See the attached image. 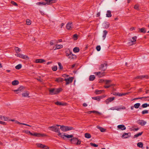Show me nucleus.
<instances>
[{
  "instance_id": "obj_1",
  "label": "nucleus",
  "mask_w": 149,
  "mask_h": 149,
  "mask_svg": "<svg viewBox=\"0 0 149 149\" xmlns=\"http://www.w3.org/2000/svg\"><path fill=\"white\" fill-rule=\"evenodd\" d=\"M45 2H37L36 4L38 6H44L50 5L52 3H54L56 2V0H44Z\"/></svg>"
},
{
  "instance_id": "obj_2",
  "label": "nucleus",
  "mask_w": 149,
  "mask_h": 149,
  "mask_svg": "<svg viewBox=\"0 0 149 149\" xmlns=\"http://www.w3.org/2000/svg\"><path fill=\"white\" fill-rule=\"evenodd\" d=\"M62 90L61 88L57 89L51 88L49 90V94L51 95H56L58 94Z\"/></svg>"
},
{
  "instance_id": "obj_3",
  "label": "nucleus",
  "mask_w": 149,
  "mask_h": 149,
  "mask_svg": "<svg viewBox=\"0 0 149 149\" xmlns=\"http://www.w3.org/2000/svg\"><path fill=\"white\" fill-rule=\"evenodd\" d=\"M60 126V125H56V126H53L49 127L48 128L52 131L58 132L60 130L59 129L58 127Z\"/></svg>"
},
{
  "instance_id": "obj_4",
  "label": "nucleus",
  "mask_w": 149,
  "mask_h": 149,
  "mask_svg": "<svg viewBox=\"0 0 149 149\" xmlns=\"http://www.w3.org/2000/svg\"><path fill=\"white\" fill-rule=\"evenodd\" d=\"M107 63L105 62L103 64H101L99 67V69L101 71H104L106 70L107 69Z\"/></svg>"
},
{
  "instance_id": "obj_5",
  "label": "nucleus",
  "mask_w": 149,
  "mask_h": 149,
  "mask_svg": "<svg viewBox=\"0 0 149 149\" xmlns=\"http://www.w3.org/2000/svg\"><path fill=\"white\" fill-rule=\"evenodd\" d=\"M36 145L37 146L40 148H44V149H49V147L46 146L45 145H43L41 143H36Z\"/></svg>"
},
{
  "instance_id": "obj_6",
  "label": "nucleus",
  "mask_w": 149,
  "mask_h": 149,
  "mask_svg": "<svg viewBox=\"0 0 149 149\" xmlns=\"http://www.w3.org/2000/svg\"><path fill=\"white\" fill-rule=\"evenodd\" d=\"M74 78L73 77H70L68 78H65L64 80L66 82V84L68 85L70 83H71L73 81Z\"/></svg>"
},
{
  "instance_id": "obj_7",
  "label": "nucleus",
  "mask_w": 149,
  "mask_h": 149,
  "mask_svg": "<svg viewBox=\"0 0 149 149\" xmlns=\"http://www.w3.org/2000/svg\"><path fill=\"white\" fill-rule=\"evenodd\" d=\"M15 55L17 57H19L20 58L24 59H26V58H28V57L26 55H24L20 53H17L15 54Z\"/></svg>"
},
{
  "instance_id": "obj_8",
  "label": "nucleus",
  "mask_w": 149,
  "mask_h": 149,
  "mask_svg": "<svg viewBox=\"0 0 149 149\" xmlns=\"http://www.w3.org/2000/svg\"><path fill=\"white\" fill-rule=\"evenodd\" d=\"M72 22L68 23L66 25V28L68 30H71L72 29Z\"/></svg>"
},
{
  "instance_id": "obj_9",
  "label": "nucleus",
  "mask_w": 149,
  "mask_h": 149,
  "mask_svg": "<svg viewBox=\"0 0 149 149\" xmlns=\"http://www.w3.org/2000/svg\"><path fill=\"white\" fill-rule=\"evenodd\" d=\"M114 97H109L106 100L105 102L107 104H108L109 102H111L114 100Z\"/></svg>"
},
{
  "instance_id": "obj_10",
  "label": "nucleus",
  "mask_w": 149,
  "mask_h": 149,
  "mask_svg": "<svg viewBox=\"0 0 149 149\" xmlns=\"http://www.w3.org/2000/svg\"><path fill=\"white\" fill-rule=\"evenodd\" d=\"M24 87L22 86H21L19 87L17 90H15L14 91L15 92H17L16 93L18 94L20 93L23 90Z\"/></svg>"
},
{
  "instance_id": "obj_11",
  "label": "nucleus",
  "mask_w": 149,
  "mask_h": 149,
  "mask_svg": "<svg viewBox=\"0 0 149 149\" xmlns=\"http://www.w3.org/2000/svg\"><path fill=\"white\" fill-rule=\"evenodd\" d=\"M102 26L104 29H107L109 26V24L107 21H106L102 24Z\"/></svg>"
},
{
  "instance_id": "obj_12",
  "label": "nucleus",
  "mask_w": 149,
  "mask_h": 149,
  "mask_svg": "<svg viewBox=\"0 0 149 149\" xmlns=\"http://www.w3.org/2000/svg\"><path fill=\"white\" fill-rule=\"evenodd\" d=\"M138 123L141 126H143L146 123V122L143 120H138Z\"/></svg>"
},
{
  "instance_id": "obj_13",
  "label": "nucleus",
  "mask_w": 149,
  "mask_h": 149,
  "mask_svg": "<svg viewBox=\"0 0 149 149\" xmlns=\"http://www.w3.org/2000/svg\"><path fill=\"white\" fill-rule=\"evenodd\" d=\"M60 129L63 132H65L68 131V126L63 125H60Z\"/></svg>"
},
{
  "instance_id": "obj_14",
  "label": "nucleus",
  "mask_w": 149,
  "mask_h": 149,
  "mask_svg": "<svg viewBox=\"0 0 149 149\" xmlns=\"http://www.w3.org/2000/svg\"><path fill=\"white\" fill-rule=\"evenodd\" d=\"M46 136V135L45 134H41L38 133H34V136L37 137L44 136Z\"/></svg>"
},
{
  "instance_id": "obj_15",
  "label": "nucleus",
  "mask_w": 149,
  "mask_h": 149,
  "mask_svg": "<svg viewBox=\"0 0 149 149\" xmlns=\"http://www.w3.org/2000/svg\"><path fill=\"white\" fill-rule=\"evenodd\" d=\"M117 127L122 130H124L126 129V127L124 125H118Z\"/></svg>"
},
{
  "instance_id": "obj_16",
  "label": "nucleus",
  "mask_w": 149,
  "mask_h": 149,
  "mask_svg": "<svg viewBox=\"0 0 149 149\" xmlns=\"http://www.w3.org/2000/svg\"><path fill=\"white\" fill-rule=\"evenodd\" d=\"M45 61V60L42 59H38L36 60V63H42Z\"/></svg>"
},
{
  "instance_id": "obj_17",
  "label": "nucleus",
  "mask_w": 149,
  "mask_h": 149,
  "mask_svg": "<svg viewBox=\"0 0 149 149\" xmlns=\"http://www.w3.org/2000/svg\"><path fill=\"white\" fill-rule=\"evenodd\" d=\"M70 140L72 143L76 144L77 143V141H78V139L76 138H73L71 139Z\"/></svg>"
},
{
  "instance_id": "obj_18",
  "label": "nucleus",
  "mask_w": 149,
  "mask_h": 149,
  "mask_svg": "<svg viewBox=\"0 0 149 149\" xmlns=\"http://www.w3.org/2000/svg\"><path fill=\"white\" fill-rule=\"evenodd\" d=\"M104 90H96L95 91V93L96 94H100L102 93H104Z\"/></svg>"
},
{
  "instance_id": "obj_19",
  "label": "nucleus",
  "mask_w": 149,
  "mask_h": 149,
  "mask_svg": "<svg viewBox=\"0 0 149 149\" xmlns=\"http://www.w3.org/2000/svg\"><path fill=\"white\" fill-rule=\"evenodd\" d=\"M64 80L63 78L61 77H58L56 78L55 81L58 82H63V81Z\"/></svg>"
},
{
  "instance_id": "obj_20",
  "label": "nucleus",
  "mask_w": 149,
  "mask_h": 149,
  "mask_svg": "<svg viewBox=\"0 0 149 149\" xmlns=\"http://www.w3.org/2000/svg\"><path fill=\"white\" fill-rule=\"evenodd\" d=\"M55 103L56 104L58 105L65 106L66 104V103H62L61 102H60L58 101L55 102Z\"/></svg>"
},
{
  "instance_id": "obj_21",
  "label": "nucleus",
  "mask_w": 149,
  "mask_h": 149,
  "mask_svg": "<svg viewBox=\"0 0 149 149\" xmlns=\"http://www.w3.org/2000/svg\"><path fill=\"white\" fill-rule=\"evenodd\" d=\"M104 72L101 73L100 72H95V74L97 75L99 77H101L103 76Z\"/></svg>"
},
{
  "instance_id": "obj_22",
  "label": "nucleus",
  "mask_w": 149,
  "mask_h": 149,
  "mask_svg": "<svg viewBox=\"0 0 149 149\" xmlns=\"http://www.w3.org/2000/svg\"><path fill=\"white\" fill-rule=\"evenodd\" d=\"M107 17H111L112 15L111 13V11L110 10H107L106 15Z\"/></svg>"
},
{
  "instance_id": "obj_23",
  "label": "nucleus",
  "mask_w": 149,
  "mask_h": 149,
  "mask_svg": "<svg viewBox=\"0 0 149 149\" xmlns=\"http://www.w3.org/2000/svg\"><path fill=\"white\" fill-rule=\"evenodd\" d=\"M139 32L141 33H145L146 32V30L145 28H139Z\"/></svg>"
},
{
  "instance_id": "obj_24",
  "label": "nucleus",
  "mask_w": 149,
  "mask_h": 149,
  "mask_svg": "<svg viewBox=\"0 0 149 149\" xmlns=\"http://www.w3.org/2000/svg\"><path fill=\"white\" fill-rule=\"evenodd\" d=\"M130 134V133H125L123 134L122 135V137L124 138H127L129 137L128 134Z\"/></svg>"
},
{
  "instance_id": "obj_25",
  "label": "nucleus",
  "mask_w": 149,
  "mask_h": 149,
  "mask_svg": "<svg viewBox=\"0 0 149 149\" xmlns=\"http://www.w3.org/2000/svg\"><path fill=\"white\" fill-rule=\"evenodd\" d=\"M19 83L18 81L17 80H15L13 81L12 82V84L13 85L15 86L18 85Z\"/></svg>"
},
{
  "instance_id": "obj_26",
  "label": "nucleus",
  "mask_w": 149,
  "mask_h": 149,
  "mask_svg": "<svg viewBox=\"0 0 149 149\" xmlns=\"http://www.w3.org/2000/svg\"><path fill=\"white\" fill-rule=\"evenodd\" d=\"M73 51L74 53L78 52L79 51V47H76L73 49Z\"/></svg>"
},
{
  "instance_id": "obj_27",
  "label": "nucleus",
  "mask_w": 149,
  "mask_h": 149,
  "mask_svg": "<svg viewBox=\"0 0 149 149\" xmlns=\"http://www.w3.org/2000/svg\"><path fill=\"white\" fill-rule=\"evenodd\" d=\"M85 136L86 138L89 139L91 137V135L90 134L87 133L85 134Z\"/></svg>"
},
{
  "instance_id": "obj_28",
  "label": "nucleus",
  "mask_w": 149,
  "mask_h": 149,
  "mask_svg": "<svg viewBox=\"0 0 149 149\" xmlns=\"http://www.w3.org/2000/svg\"><path fill=\"white\" fill-rule=\"evenodd\" d=\"M64 139H65V138H72L73 137V135H65L64 134Z\"/></svg>"
},
{
  "instance_id": "obj_29",
  "label": "nucleus",
  "mask_w": 149,
  "mask_h": 149,
  "mask_svg": "<svg viewBox=\"0 0 149 149\" xmlns=\"http://www.w3.org/2000/svg\"><path fill=\"white\" fill-rule=\"evenodd\" d=\"M143 133V132H139L138 133L135 134L134 136V138H137V137H138L139 136H141L142 134Z\"/></svg>"
},
{
  "instance_id": "obj_30",
  "label": "nucleus",
  "mask_w": 149,
  "mask_h": 149,
  "mask_svg": "<svg viewBox=\"0 0 149 149\" xmlns=\"http://www.w3.org/2000/svg\"><path fill=\"white\" fill-rule=\"evenodd\" d=\"M95 79V77L94 75H91L90 76L89 80L90 81H93Z\"/></svg>"
},
{
  "instance_id": "obj_31",
  "label": "nucleus",
  "mask_w": 149,
  "mask_h": 149,
  "mask_svg": "<svg viewBox=\"0 0 149 149\" xmlns=\"http://www.w3.org/2000/svg\"><path fill=\"white\" fill-rule=\"evenodd\" d=\"M63 47V45H56V48L55 49H58L62 48Z\"/></svg>"
},
{
  "instance_id": "obj_32",
  "label": "nucleus",
  "mask_w": 149,
  "mask_h": 149,
  "mask_svg": "<svg viewBox=\"0 0 149 149\" xmlns=\"http://www.w3.org/2000/svg\"><path fill=\"white\" fill-rule=\"evenodd\" d=\"M97 127L98 129H99L102 132H104L105 131V129L100 127L97 126Z\"/></svg>"
},
{
  "instance_id": "obj_33",
  "label": "nucleus",
  "mask_w": 149,
  "mask_h": 149,
  "mask_svg": "<svg viewBox=\"0 0 149 149\" xmlns=\"http://www.w3.org/2000/svg\"><path fill=\"white\" fill-rule=\"evenodd\" d=\"M104 34L103 35V39H104L106 38V35L107 33V31L106 30H104L103 31Z\"/></svg>"
},
{
  "instance_id": "obj_34",
  "label": "nucleus",
  "mask_w": 149,
  "mask_h": 149,
  "mask_svg": "<svg viewBox=\"0 0 149 149\" xmlns=\"http://www.w3.org/2000/svg\"><path fill=\"white\" fill-rule=\"evenodd\" d=\"M137 146L140 148H142L143 146V144L142 142H139L137 144Z\"/></svg>"
},
{
  "instance_id": "obj_35",
  "label": "nucleus",
  "mask_w": 149,
  "mask_h": 149,
  "mask_svg": "<svg viewBox=\"0 0 149 149\" xmlns=\"http://www.w3.org/2000/svg\"><path fill=\"white\" fill-rule=\"evenodd\" d=\"M140 104L139 103H137L134 105V107L136 109L138 108L140 106Z\"/></svg>"
},
{
  "instance_id": "obj_36",
  "label": "nucleus",
  "mask_w": 149,
  "mask_h": 149,
  "mask_svg": "<svg viewBox=\"0 0 149 149\" xmlns=\"http://www.w3.org/2000/svg\"><path fill=\"white\" fill-rule=\"evenodd\" d=\"M58 132V135L59 136L63 139H64V135H63L62 133H61L60 132V130Z\"/></svg>"
},
{
  "instance_id": "obj_37",
  "label": "nucleus",
  "mask_w": 149,
  "mask_h": 149,
  "mask_svg": "<svg viewBox=\"0 0 149 149\" xmlns=\"http://www.w3.org/2000/svg\"><path fill=\"white\" fill-rule=\"evenodd\" d=\"M15 49L16 53L17 54L19 52L21 51V50L18 47H15Z\"/></svg>"
},
{
  "instance_id": "obj_38",
  "label": "nucleus",
  "mask_w": 149,
  "mask_h": 149,
  "mask_svg": "<svg viewBox=\"0 0 149 149\" xmlns=\"http://www.w3.org/2000/svg\"><path fill=\"white\" fill-rule=\"evenodd\" d=\"M22 67V65L21 64H19L17 65H16L15 67V68L16 69L19 70Z\"/></svg>"
},
{
  "instance_id": "obj_39",
  "label": "nucleus",
  "mask_w": 149,
  "mask_h": 149,
  "mask_svg": "<svg viewBox=\"0 0 149 149\" xmlns=\"http://www.w3.org/2000/svg\"><path fill=\"white\" fill-rule=\"evenodd\" d=\"M29 95V93L28 92H26L25 93L22 94V95L23 97H27Z\"/></svg>"
},
{
  "instance_id": "obj_40",
  "label": "nucleus",
  "mask_w": 149,
  "mask_h": 149,
  "mask_svg": "<svg viewBox=\"0 0 149 149\" xmlns=\"http://www.w3.org/2000/svg\"><path fill=\"white\" fill-rule=\"evenodd\" d=\"M57 69V67L56 65L52 67V69L54 71H56Z\"/></svg>"
},
{
  "instance_id": "obj_41",
  "label": "nucleus",
  "mask_w": 149,
  "mask_h": 149,
  "mask_svg": "<svg viewBox=\"0 0 149 149\" xmlns=\"http://www.w3.org/2000/svg\"><path fill=\"white\" fill-rule=\"evenodd\" d=\"M72 53L70 50L68 51H67L66 52V55L68 57V56L70 55V54Z\"/></svg>"
},
{
  "instance_id": "obj_42",
  "label": "nucleus",
  "mask_w": 149,
  "mask_h": 149,
  "mask_svg": "<svg viewBox=\"0 0 149 149\" xmlns=\"http://www.w3.org/2000/svg\"><path fill=\"white\" fill-rule=\"evenodd\" d=\"M142 113L143 114L148 113V110H144L142 111Z\"/></svg>"
},
{
  "instance_id": "obj_43",
  "label": "nucleus",
  "mask_w": 149,
  "mask_h": 149,
  "mask_svg": "<svg viewBox=\"0 0 149 149\" xmlns=\"http://www.w3.org/2000/svg\"><path fill=\"white\" fill-rule=\"evenodd\" d=\"M58 64L59 66V68L60 70H62L63 69V67L61 65V63L60 62H58Z\"/></svg>"
},
{
  "instance_id": "obj_44",
  "label": "nucleus",
  "mask_w": 149,
  "mask_h": 149,
  "mask_svg": "<svg viewBox=\"0 0 149 149\" xmlns=\"http://www.w3.org/2000/svg\"><path fill=\"white\" fill-rule=\"evenodd\" d=\"M141 106L143 108H145L147 107L148 106V105L147 103H144Z\"/></svg>"
},
{
  "instance_id": "obj_45",
  "label": "nucleus",
  "mask_w": 149,
  "mask_h": 149,
  "mask_svg": "<svg viewBox=\"0 0 149 149\" xmlns=\"http://www.w3.org/2000/svg\"><path fill=\"white\" fill-rule=\"evenodd\" d=\"M90 144L91 146H93L94 147H97L98 146V145L92 143H90Z\"/></svg>"
},
{
  "instance_id": "obj_46",
  "label": "nucleus",
  "mask_w": 149,
  "mask_h": 149,
  "mask_svg": "<svg viewBox=\"0 0 149 149\" xmlns=\"http://www.w3.org/2000/svg\"><path fill=\"white\" fill-rule=\"evenodd\" d=\"M8 117H6L5 116H3L2 120H4V121H7L8 120Z\"/></svg>"
},
{
  "instance_id": "obj_47",
  "label": "nucleus",
  "mask_w": 149,
  "mask_h": 149,
  "mask_svg": "<svg viewBox=\"0 0 149 149\" xmlns=\"http://www.w3.org/2000/svg\"><path fill=\"white\" fill-rule=\"evenodd\" d=\"M92 98L94 100H98L99 101L100 100V99L99 97H92Z\"/></svg>"
},
{
  "instance_id": "obj_48",
  "label": "nucleus",
  "mask_w": 149,
  "mask_h": 149,
  "mask_svg": "<svg viewBox=\"0 0 149 149\" xmlns=\"http://www.w3.org/2000/svg\"><path fill=\"white\" fill-rule=\"evenodd\" d=\"M26 24L28 25H30L31 24V21L29 19H27L26 20Z\"/></svg>"
},
{
  "instance_id": "obj_49",
  "label": "nucleus",
  "mask_w": 149,
  "mask_h": 149,
  "mask_svg": "<svg viewBox=\"0 0 149 149\" xmlns=\"http://www.w3.org/2000/svg\"><path fill=\"white\" fill-rule=\"evenodd\" d=\"M139 5L138 4H136L134 6V8L137 10H139Z\"/></svg>"
},
{
  "instance_id": "obj_50",
  "label": "nucleus",
  "mask_w": 149,
  "mask_h": 149,
  "mask_svg": "<svg viewBox=\"0 0 149 149\" xmlns=\"http://www.w3.org/2000/svg\"><path fill=\"white\" fill-rule=\"evenodd\" d=\"M132 39L133 40L132 41L134 42V43H136V36H134V37H133L132 38Z\"/></svg>"
},
{
  "instance_id": "obj_51",
  "label": "nucleus",
  "mask_w": 149,
  "mask_h": 149,
  "mask_svg": "<svg viewBox=\"0 0 149 149\" xmlns=\"http://www.w3.org/2000/svg\"><path fill=\"white\" fill-rule=\"evenodd\" d=\"M148 75H141V79H142L144 78H146V79H148Z\"/></svg>"
},
{
  "instance_id": "obj_52",
  "label": "nucleus",
  "mask_w": 149,
  "mask_h": 149,
  "mask_svg": "<svg viewBox=\"0 0 149 149\" xmlns=\"http://www.w3.org/2000/svg\"><path fill=\"white\" fill-rule=\"evenodd\" d=\"M92 111V113H97V114H99V115H101V113H100L99 112H98V111Z\"/></svg>"
},
{
  "instance_id": "obj_53",
  "label": "nucleus",
  "mask_w": 149,
  "mask_h": 149,
  "mask_svg": "<svg viewBox=\"0 0 149 149\" xmlns=\"http://www.w3.org/2000/svg\"><path fill=\"white\" fill-rule=\"evenodd\" d=\"M96 49L98 51H100L101 49V47L100 45H98L96 47Z\"/></svg>"
},
{
  "instance_id": "obj_54",
  "label": "nucleus",
  "mask_w": 149,
  "mask_h": 149,
  "mask_svg": "<svg viewBox=\"0 0 149 149\" xmlns=\"http://www.w3.org/2000/svg\"><path fill=\"white\" fill-rule=\"evenodd\" d=\"M11 4L15 6H18L16 2L13 1H11Z\"/></svg>"
},
{
  "instance_id": "obj_55",
  "label": "nucleus",
  "mask_w": 149,
  "mask_h": 149,
  "mask_svg": "<svg viewBox=\"0 0 149 149\" xmlns=\"http://www.w3.org/2000/svg\"><path fill=\"white\" fill-rule=\"evenodd\" d=\"M68 131L70 130L74 129V128L72 127L68 126Z\"/></svg>"
},
{
  "instance_id": "obj_56",
  "label": "nucleus",
  "mask_w": 149,
  "mask_h": 149,
  "mask_svg": "<svg viewBox=\"0 0 149 149\" xmlns=\"http://www.w3.org/2000/svg\"><path fill=\"white\" fill-rule=\"evenodd\" d=\"M128 44L129 45H132L133 44H135V43H134V42L132 41L131 40L130 42H129L128 43Z\"/></svg>"
},
{
  "instance_id": "obj_57",
  "label": "nucleus",
  "mask_w": 149,
  "mask_h": 149,
  "mask_svg": "<svg viewBox=\"0 0 149 149\" xmlns=\"http://www.w3.org/2000/svg\"><path fill=\"white\" fill-rule=\"evenodd\" d=\"M0 124L3 125H6V124L5 122L1 120H0Z\"/></svg>"
},
{
  "instance_id": "obj_58",
  "label": "nucleus",
  "mask_w": 149,
  "mask_h": 149,
  "mask_svg": "<svg viewBox=\"0 0 149 149\" xmlns=\"http://www.w3.org/2000/svg\"><path fill=\"white\" fill-rule=\"evenodd\" d=\"M78 36L77 34H74L73 35V38L75 40H76L77 39Z\"/></svg>"
},
{
  "instance_id": "obj_59",
  "label": "nucleus",
  "mask_w": 149,
  "mask_h": 149,
  "mask_svg": "<svg viewBox=\"0 0 149 149\" xmlns=\"http://www.w3.org/2000/svg\"><path fill=\"white\" fill-rule=\"evenodd\" d=\"M105 83L107 84H109L110 82H111V80H105Z\"/></svg>"
},
{
  "instance_id": "obj_60",
  "label": "nucleus",
  "mask_w": 149,
  "mask_h": 149,
  "mask_svg": "<svg viewBox=\"0 0 149 149\" xmlns=\"http://www.w3.org/2000/svg\"><path fill=\"white\" fill-rule=\"evenodd\" d=\"M81 141L80 140H79L78 139V141H77V143H76V145H79L81 144Z\"/></svg>"
},
{
  "instance_id": "obj_61",
  "label": "nucleus",
  "mask_w": 149,
  "mask_h": 149,
  "mask_svg": "<svg viewBox=\"0 0 149 149\" xmlns=\"http://www.w3.org/2000/svg\"><path fill=\"white\" fill-rule=\"evenodd\" d=\"M113 95H116L117 96H119V93H117L116 92H114L113 93Z\"/></svg>"
},
{
  "instance_id": "obj_62",
  "label": "nucleus",
  "mask_w": 149,
  "mask_h": 149,
  "mask_svg": "<svg viewBox=\"0 0 149 149\" xmlns=\"http://www.w3.org/2000/svg\"><path fill=\"white\" fill-rule=\"evenodd\" d=\"M72 52L71 53V54L69 56H68V58L70 59H72Z\"/></svg>"
},
{
  "instance_id": "obj_63",
  "label": "nucleus",
  "mask_w": 149,
  "mask_h": 149,
  "mask_svg": "<svg viewBox=\"0 0 149 149\" xmlns=\"http://www.w3.org/2000/svg\"><path fill=\"white\" fill-rule=\"evenodd\" d=\"M72 59H75L76 58H77L76 55L73 54H72Z\"/></svg>"
},
{
  "instance_id": "obj_64",
  "label": "nucleus",
  "mask_w": 149,
  "mask_h": 149,
  "mask_svg": "<svg viewBox=\"0 0 149 149\" xmlns=\"http://www.w3.org/2000/svg\"><path fill=\"white\" fill-rule=\"evenodd\" d=\"M25 132L26 133V134H29L31 132L30 131L27 130H25Z\"/></svg>"
}]
</instances>
